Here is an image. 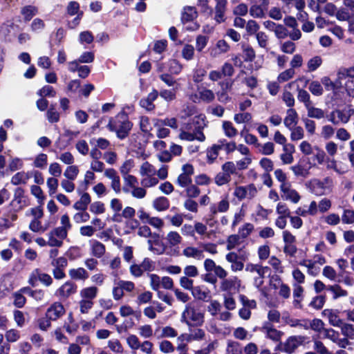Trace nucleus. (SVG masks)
Masks as SVG:
<instances>
[{
    "label": "nucleus",
    "instance_id": "nucleus-1",
    "mask_svg": "<svg viewBox=\"0 0 354 354\" xmlns=\"http://www.w3.org/2000/svg\"><path fill=\"white\" fill-rule=\"evenodd\" d=\"M207 126L206 117L203 114L194 116L192 120L185 124L180 129L178 138L182 140L203 142L205 136L203 129Z\"/></svg>",
    "mask_w": 354,
    "mask_h": 354
},
{
    "label": "nucleus",
    "instance_id": "nucleus-2",
    "mask_svg": "<svg viewBox=\"0 0 354 354\" xmlns=\"http://www.w3.org/2000/svg\"><path fill=\"white\" fill-rule=\"evenodd\" d=\"M132 124L124 115H118L109 120L107 128L111 131H115L118 138L124 139L131 129Z\"/></svg>",
    "mask_w": 354,
    "mask_h": 354
},
{
    "label": "nucleus",
    "instance_id": "nucleus-3",
    "mask_svg": "<svg viewBox=\"0 0 354 354\" xmlns=\"http://www.w3.org/2000/svg\"><path fill=\"white\" fill-rule=\"evenodd\" d=\"M181 321L187 325L201 326L204 323V313L189 303L185 306L181 315Z\"/></svg>",
    "mask_w": 354,
    "mask_h": 354
},
{
    "label": "nucleus",
    "instance_id": "nucleus-4",
    "mask_svg": "<svg viewBox=\"0 0 354 354\" xmlns=\"http://www.w3.org/2000/svg\"><path fill=\"white\" fill-rule=\"evenodd\" d=\"M308 186L312 193L317 196H322L331 191L333 180L330 177H326L322 180L313 178L308 182Z\"/></svg>",
    "mask_w": 354,
    "mask_h": 354
},
{
    "label": "nucleus",
    "instance_id": "nucleus-5",
    "mask_svg": "<svg viewBox=\"0 0 354 354\" xmlns=\"http://www.w3.org/2000/svg\"><path fill=\"white\" fill-rule=\"evenodd\" d=\"M268 270L267 266L252 263H247L245 268V272L253 277L254 286L258 288L263 284V279Z\"/></svg>",
    "mask_w": 354,
    "mask_h": 354
},
{
    "label": "nucleus",
    "instance_id": "nucleus-6",
    "mask_svg": "<svg viewBox=\"0 0 354 354\" xmlns=\"http://www.w3.org/2000/svg\"><path fill=\"white\" fill-rule=\"evenodd\" d=\"M68 230L60 226L54 228L48 234V245L50 247H61L63 245V240L68 236Z\"/></svg>",
    "mask_w": 354,
    "mask_h": 354
},
{
    "label": "nucleus",
    "instance_id": "nucleus-7",
    "mask_svg": "<svg viewBox=\"0 0 354 354\" xmlns=\"http://www.w3.org/2000/svg\"><path fill=\"white\" fill-rule=\"evenodd\" d=\"M234 84V81L231 80H225L218 83L220 90L216 92L217 100L223 103L227 104L232 100L228 93L231 91Z\"/></svg>",
    "mask_w": 354,
    "mask_h": 354
},
{
    "label": "nucleus",
    "instance_id": "nucleus-8",
    "mask_svg": "<svg viewBox=\"0 0 354 354\" xmlns=\"http://www.w3.org/2000/svg\"><path fill=\"white\" fill-rule=\"evenodd\" d=\"M248 259L245 254H238L235 252H230L225 256L226 261L231 264L232 272L241 271L244 268V261Z\"/></svg>",
    "mask_w": 354,
    "mask_h": 354
},
{
    "label": "nucleus",
    "instance_id": "nucleus-9",
    "mask_svg": "<svg viewBox=\"0 0 354 354\" xmlns=\"http://www.w3.org/2000/svg\"><path fill=\"white\" fill-rule=\"evenodd\" d=\"M257 194V189L254 184L246 186H236L234 191V196L239 201L245 198L252 199Z\"/></svg>",
    "mask_w": 354,
    "mask_h": 354
},
{
    "label": "nucleus",
    "instance_id": "nucleus-10",
    "mask_svg": "<svg viewBox=\"0 0 354 354\" xmlns=\"http://www.w3.org/2000/svg\"><path fill=\"white\" fill-rule=\"evenodd\" d=\"M165 239L166 240L167 245L165 247L164 250H166L167 247H169L171 248V252H169V254L171 255L178 256L179 251L175 248L178 247L182 243L183 237L181 235L176 231H171L167 233Z\"/></svg>",
    "mask_w": 354,
    "mask_h": 354
},
{
    "label": "nucleus",
    "instance_id": "nucleus-11",
    "mask_svg": "<svg viewBox=\"0 0 354 354\" xmlns=\"http://www.w3.org/2000/svg\"><path fill=\"white\" fill-rule=\"evenodd\" d=\"M194 168L192 165L186 164L182 167V173L178 176L176 183L181 187H186L192 183V176Z\"/></svg>",
    "mask_w": 354,
    "mask_h": 354
},
{
    "label": "nucleus",
    "instance_id": "nucleus-12",
    "mask_svg": "<svg viewBox=\"0 0 354 354\" xmlns=\"http://www.w3.org/2000/svg\"><path fill=\"white\" fill-rule=\"evenodd\" d=\"M37 281H39L46 286H49L53 283L52 277L46 273L41 272L39 269H35L30 274L28 283L32 286H35Z\"/></svg>",
    "mask_w": 354,
    "mask_h": 354
},
{
    "label": "nucleus",
    "instance_id": "nucleus-13",
    "mask_svg": "<svg viewBox=\"0 0 354 354\" xmlns=\"http://www.w3.org/2000/svg\"><path fill=\"white\" fill-rule=\"evenodd\" d=\"M324 337L330 339L332 342L337 344L341 348H346L348 346L347 341L340 337V334L338 331L332 328H325L324 330Z\"/></svg>",
    "mask_w": 354,
    "mask_h": 354
},
{
    "label": "nucleus",
    "instance_id": "nucleus-14",
    "mask_svg": "<svg viewBox=\"0 0 354 354\" xmlns=\"http://www.w3.org/2000/svg\"><path fill=\"white\" fill-rule=\"evenodd\" d=\"M104 175L111 180V187L116 194L121 192L120 178L116 170L113 168H109L104 170Z\"/></svg>",
    "mask_w": 354,
    "mask_h": 354
},
{
    "label": "nucleus",
    "instance_id": "nucleus-15",
    "mask_svg": "<svg viewBox=\"0 0 354 354\" xmlns=\"http://www.w3.org/2000/svg\"><path fill=\"white\" fill-rule=\"evenodd\" d=\"M66 313L64 306L60 302H55L50 306L46 313V316L52 321H55Z\"/></svg>",
    "mask_w": 354,
    "mask_h": 354
},
{
    "label": "nucleus",
    "instance_id": "nucleus-16",
    "mask_svg": "<svg viewBox=\"0 0 354 354\" xmlns=\"http://www.w3.org/2000/svg\"><path fill=\"white\" fill-rule=\"evenodd\" d=\"M279 188L281 197L284 200L290 201L293 203H297L299 201L301 196L295 189L292 188L290 183L285 186L279 187Z\"/></svg>",
    "mask_w": 354,
    "mask_h": 354
},
{
    "label": "nucleus",
    "instance_id": "nucleus-17",
    "mask_svg": "<svg viewBox=\"0 0 354 354\" xmlns=\"http://www.w3.org/2000/svg\"><path fill=\"white\" fill-rule=\"evenodd\" d=\"M216 6L214 7V20L218 23H223L225 21V12L227 10V0H218L216 1Z\"/></svg>",
    "mask_w": 354,
    "mask_h": 354
},
{
    "label": "nucleus",
    "instance_id": "nucleus-18",
    "mask_svg": "<svg viewBox=\"0 0 354 354\" xmlns=\"http://www.w3.org/2000/svg\"><path fill=\"white\" fill-rule=\"evenodd\" d=\"M230 202L227 197L221 200L217 204H212L209 207V216L215 217L218 213H224L228 211Z\"/></svg>",
    "mask_w": 354,
    "mask_h": 354
},
{
    "label": "nucleus",
    "instance_id": "nucleus-19",
    "mask_svg": "<svg viewBox=\"0 0 354 354\" xmlns=\"http://www.w3.org/2000/svg\"><path fill=\"white\" fill-rule=\"evenodd\" d=\"M77 291V286L71 281H66L57 290L59 297L66 299L75 294Z\"/></svg>",
    "mask_w": 354,
    "mask_h": 354
},
{
    "label": "nucleus",
    "instance_id": "nucleus-20",
    "mask_svg": "<svg viewBox=\"0 0 354 354\" xmlns=\"http://www.w3.org/2000/svg\"><path fill=\"white\" fill-rule=\"evenodd\" d=\"M261 330L266 335L268 338L274 342L280 341L281 336L283 334V332L278 330L268 324H264L261 327Z\"/></svg>",
    "mask_w": 354,
    "mask_h": 354
},
{
    "label": "nucleus",
    "instance_id": "nucleus-21",
    "mask_svg": "<svg viewBox=\"0 0 354 354\" xmlns=\"http://www.w3.org/2000/svg\"><path fill=\"white\" fill-rule=\"evenodd\" d=\"M322 315L327 317L329 324L334 327H339L344 322L339 316L338 312L333 309H325Z\"/></svg>",
    "mask_w": 354,
    "mask_h": 354
},
{
    "label": "nucleus",
    "instance_id": "nucleus-22",
    "mask_svg": "<svg viewBox=\"0 0 354 354\" xmlns=\"http://www.w3.org/2000/svg\"><path fill=\"white\" fill-rule=\"evenodd\" d=\"M341 334L343 335L342 339H346L348 342V346L351 344L350 340L354 339V325L348 323L344 322L339 327Z\"/></svg>",
    "mask_w": 354,
    "mask_h": 354
},
{
    "label": "nucleus",
    "instance_id": "nucleus-23",
    "mask_svg": "<svg viewBox=\"0 0 354 354\" xmlns=\"http://www.w3.org/2000/svg\"><path fill=\"white\" fill-rule=\"evenodd\" d=\"M184 257L192 258L196 260H201L204 258L203 250L194 246H187L182 252Z\"/></svg>",
    "mask_w": 354,
    "mask_h": 354
},
{
    "label": "nucleus",
    "instance_id": "nucleus-24",
    "mask_svg": "<svg viewBox=\"0 0 354 354\" xmlns=\"http://www.w3.org/2000/svg\"><path fill=\"white\" fill-rule=\"evenodd\" d=\"M91 253L95 258L102 257L106 252L105 245L97 240L90 241Z\"/></svg>",
    "mask_w": 354,
    "mask_h": 354
},
{
    "label": "nucleus",
    "instance_id": "nucleus-25",
    "mask_svg": "<svg viewBox=\"0 0 354 354\" xmlns=\"http://www.w3.org/2000/svg\"><path fill=\"white\" fill-rule=\"evenodd\" d=\"M98 292V288L95 286H90L82 289L80 292V300L93 302Z\"/></svg>",
    "mask_w": 354,
    "mask_h": 354
},
{
    "label": "nucleus",
    "instance_id": "nucleus-26",
    "mask_svg": "<svg viewBox=\"0 0 354 354\" xmlns=\"http://www.w3.org/2000/svg\"><path fill=\"white\" fill-rule=\"evenodd\" d=\"M158 96V92L156 90H153L152 92L149 93L147 97L143 98L140 101V106L149 111L153 110L155 105L153 102L156 100Z\"/></svg>",
    "mask_w": 354,
    "mask_h": 354
},
{
    "label": "nucleus",
    "instance_id": "nucleus-27",
    "mask_svg": "<svg viewBox=\"0 0 354 354\" xmlns=\"http://www.w3.org/2000/svg\"><path fill=\"white\" fill-rule=\"evenodd\" d=\"M298 121V114L294 109H289L286 111V116L284 118V125L288 129L296 127Z\"/></svg>",
    "mask_w": 354,
    "mask_h": 354
},
{
    "label": "nucleus",
    "instance_id": "nucleus-28",
    "mask_svg": "<svg viewBox=\"0 0 354 354\" xmlns=\"http://www.w3.org/2000/svg\"><path fill=\"white\" fill-rule=\"evenodd\" d=\"M67 12L69 15L73 16L77 14V17L73 20L75 26L78 25L79 21L83 15L82 12H80V4L75 1H70L66 8Z\"/></svg>",
    "mask_w": 354,
    "mask_h": 354
},
{
    "label": "nucleus",
    "instance_id": "nucleus-29",
    "mask_svg": "<svg viewBox=\"0 0 354 354\" xmlns=\"http://www.w3.org/2000/svg\"><path fill=\"white\" fill-rule=\"evenodd\" d=\"M13 288L12 274L6 273L3 274L0 279V290L3 292H9Z\"/></svg>",
    "mask_w": 354,
    "mask_h": 354
},
{
    "label": "nucleus",
    "instance_id": "nucleus-30",
    "mask_svg": "<svg viewBox=\"0 0 354 354\" xmlns=\"http://www.w3.org/2000/svg\"><path fill=\"white\" fill-rule=\"evenodd\" d=\"M68 275L73 280L85 281L89 277L88 272L84 268H72L69 270Z\"/></svg>",
    "mask_w": 354,
    "mask_h": 354
},
{
    "label": "nucleus",
    "instance_id": "nucleus-31",
    "mask_svg": "<svg viewBox=\"0 0 354 354\" xmlns=\"http://www.w3.org/2000/svg\"><path fill=\"white\" fill-rule=\"evenodd\" d=\"M122 177L124 180L122 191L125 194H129L131 189L135 188V187L138 185V178L131 174L126 175Z\"/></svg>",
    "mask_w": 354,
    "mask_h": 354
},
{
    "label": "nucleus",
    "instance_id": "nucleus-32",
    "mask_svg": "<svg viewBox=\"0 0 354 354\" xmlns=\"http://www.w3.org/2000/svg\"><path fill=\"white\" fill-rule=\"evenodd\" d=\"M199 100L205 103L212 102L216 96L212 90L203 87L198 91Z\"/></svg>",
    "mask_w": 354,
    "mask_h": 354
},
{
    "label": "nucleus",
    "instance_id": "nucleus-33",
    "mask_svg": "<svg viewBox=\"0 0 354 354\" xmlns=\"http://www.w3.org/2000/svg\"><path fill=\"white\" fill-rule=\"evenodd\" d=\"M198 16V12L194 7L186 6L183 8L181 20L183 23L193 21Z\"/></svg>",
    "mask_w": 354,
    "mask_h": 354
},
{
    "label": "nucleus",
    "instance_id": "nucleus-34",
    "mask_svg": "<svg viewBox=\"0 0 354 354\" xmlns=\"http://www.w3.org/2000/svg\"><path fill=\"white\" fill-rule=\"evenodd\" d=\"M191 291L194 297L198 300L205 301L210 297L209 291L203 286H194Z\"/></svg>",
    "mask_w": 354,
    "mask_h": 354
},
{
    "label": "nucleus",
    "instance_id": "nucleus-35",
    "mask_svg": "<svg viewBox=\"0 0 354 354\" xmlns=\"http://www.w3.org/2000/svg\"><path fill=\"white\" fill-rule=\"evenodd\" d=\"M335 113H337V116L338 118L337 121H339V124H346L348 122L351 118L354 115V109L352 108H350L346 111L335 109Z\"/></svg>",
    "mask_w": 354,
    "mask_h": 354
},
{
    "label": "nucleus",
    "instance_id": "nucleus-36",
    "mask_svg": "<svg viewBox=\"0 0 354 354\" xmlns=\"http://www.w3.org/2000/svg\"><path fill=\"white\" fill-rule=\"evenodd\" d=\"M38 13L37 7L32 5L24 6L21 9V14L24 17L25 21H30L33 17Z\"/></svg>",
    "mask_w": 354,
    "mask_h": 354
},
{
    "label": "nucleus",
    "instance_id": "nucleus-37",
    "mask_svg": "<svg viewBox=\"0 0 354 354\" xmlns=\"http://www.w3.org/2000/svg\"><path fill=\"white\" fill-rule=\"evenodd\" d=\"M50 227V223L41 224L40 220L32 219L29 224V229L37 233H44Z\"/></svg>",
    "mask_w": 354,
    "mask_h": 354
},
{
    "label": "nucleus",
    "instance_id": "nucleus-38",
    "mask_svg": "<svg viewBox=\"0 0 354 354\" xmlns=\"http://www.w3.org/2000/svg\"><path fill=\"white\" fill-rule=\"evenodd\" d=\"M301 340L297 337H290L284 344V351L288 353H293L301 344Z\"/></svg>",
    "mask_w": 354,
    "mask_h": 354
},
{
    "label": "nucleus",
    "instance_id": "nucleus-39",
    "mask_svg": "<svg viewBox=\"0 0 354 354\" xmlns=\"http://www.w3.org/2000/svg\"><path fill=\"white\" fill-rule=\"evenodd\" d=\"M297 99L298 100L304 104L306 109L313 104V102L310 98V94L307 91L297 87Z\"/></svg>",
    "mask_w": 354,
    "mask_h": 354
},
{
    "label": "nucleus",
    "instance_id": "nucleus-40",
    "mask_svg": "<svg viewBox=\"0 0 354 354\" xmlns=\"http://www.w3.org/2000/svg\"><path fill=\"white\" fill-rule=\"evenodd\" d=\"M238 281L236 277H233L230 278H225L222 279L220 283V289L222 291H230L232 289L235 288L236 283Z\"/></svg>",
    "mask_w": 354,
    "mask_h": 354
},
{
    "label": "nucleus",
    "instance_id": "nucleus-41",
    "mask_svg": "<svg viewBox=\"0 0 354 354\" xmlns=\"http://www.w3.org/2000/svg\"><path fill=\"white\" fill-rule=\"evenodd\" d=\"M189 333L190 342L203 341L206 337L205 331L199 328L189 329Z\"/></svg>",
    "mask_w": 354,
    "mask_h": 354
},
{
    "label": "nucleus",
    "instance_id": "nucleus-42",
    "mask_svg": "<svg viewBox=\"0 0 354 354\" xmlns=\"http://www.w3.org/2000/svg\"><path fill=\"white\" fill-rule=\"evenodd\" d=\"M243 239L238 234L230 235L227 239L226 248L231 250L240 245L243 242Z\"/></svg>",
    "mask_w": 354,
    "mask_h": 354
},
{
    "label": "nucleus",
    "instance_id": "nucleus-43",
    "mask_svg": "<svg viewBox=\"0 0 354 354\" xmlns=\"http://www.w3.org/2000/svg\"><path fill=\"white\" fill-rule=\"evenodd\" d=\"M223 149V145H214L207 151L208 163L212 164L218 157L220 150Z\"/></svg>",
    "mask_w": 354,
    "mask_h": 354
},
{
    "label": "nucleus",
    "instance_id": "nucleus-44",
    "mask_svg": "<svg viewBox=\"0 0 354 354\" xmlns=\"http://www.w3.org/2000/svg\"><path fill=\"white\" fill-rule=\"evenodd\" d=\"M321 82L328 91H334L342 86V80H338L337 77L334 82L328 77L325 76L321 79Z\"/></svg>",
    "mask_w": 354,
    "mask_h": 354
},
{
    "label": "nucleus",
    "instance_id": "nucleus-45",
    "mask_svg": "<svg viewBox=\"0 0 354 354\" xmlns=\"http://www.w3.org/2000/svg\"><path fill=\"white\" fill-rule=\"evenodd\" d=\"M326 290L333 293V299L335 300L339 297H346L348 295V292L342 289L341 286L337 284L328 286H327Z\"/></svg>",
    "mask_w": 354,
    "mask_h": 354
},
{
    "label": "nucleus",
    "instance_id": "nucleus-46",
    "mask_svg": "<svg viewBox=\"0 0 354 354\" xmlns=\"http://www.w3.org/2000/svg\"><path fill=\"white\" fill-rule=\"evenodd\" d=\"M159 329H160V328H156L155 333H156ZM177 335H178V332L175 328H174L171 326H167L161 328V333L160 335L158 336V338H164V337L174 338V337H177Z\"/></svg>",
    "mask_w": 354,
    "mask_h": 354
},
{
    "label": "nucleus",
    "instance_id": "nucleus-47",
    "mask_svg": "<svg viewBox=\"0 0 354 354\" xmlns=\"http://www.w3.org/2000/svg\"><path fill=\"white\" fill-rule=\"evenodd\" d=\"M30 178V175L29 173L24 171L18 172L12 177L11 183L15 185L26 184Z\"/></svg>",
    "mask_w": 354,
    "mask_h": 354
},
{
    "label": "nucleus",
    "instance_id": "nucleus-48",
    "mask_svg": "<svg viewBox=\"0 0 354 354\" xmlns=\"http://www.w3.org/2000/svg\"><path fill=\"white\" fill-rule=\"evenodd\" d=\"M154 126L155 127H159V126H167L172 129H176L178 128V123L177 120L175 118H165L163 120L160 119H154Z\"/></svg>",
    "mask_w": 354,
    "mask_h": 354
},
{
    "label": "nucleus",
    "instance_id": "nucleus-49",
    "mask_svg": "<svg viewBox=\"0 0 354 354\" xmlns=\"http://www.w3.org/2000/svg\"><path fill=\"white\" fill-rule=\"evenodd\" d=\"M153 207L158 211H165L169 207V200L163 196L156 198L153 202Z\"/></svg>",
    "mask_w": 354,
    "mask_h": 354
},
{
    "label": "nucleus",
    "instance_id": "nucleus-50",
    "mask_svg": "<svg viewBox=\"0 0 354 354\" xmlns=\"http://www.w3.org/2000/svg\"><path fill=\"white\" fill-rule=\"evenodd\" d=\"M306 110L308 112V116L310 118L319 120L325 118L324 111L322 109L315 107L313 104L308 106Z\"/></svg>",
    "mask_w": 354,
    "mask_h": 354
},
{
    "label": "nucleus",
    "instance_id": "nucleus-51",
    "mask_svg": "<svg viewBox=\"0 0 354 354\" xmlns=\"http://www.w3.org/2000/svg\"><path fill=\"white\" fill-rule=\"evenodd\" d=\"M308 329L310 328L316 332H324V323L319 319H307Z\"/></svg>",
    "mask_w": 354,
    "mask_h": 354
},
{
    "label": "nucleus",
    "instance_id": "nucleus-52",
    "mask_svg": "<svg viewBox=\"0 0 354 354\" xmlns=\"http://www.w3.org/2000/svg\"><path fill=\"white\" fill-rule=\"evenodd\" d=\"M337 76L338 77V80H342L346 77H349V80H354V66L339 68L337 73Z\"/></svg>",
    "mask_w": 354,
    "mask_h": 354
},
{
    "label": "nucleus",
    "instance_id": "nucleus-53",
    "mask_svg": "<svg viewBox=\"0 0 354 354\" xmlns=\"http://www.w3.org/2000/svg\"><path fill=\"white\" fill-rule=\"evenodd\" d=\"M323 60L320 56H315L310 59L307 62L308 72L316 71L322 64Z\"/></svg>",
    "mask_w": 354,
    "mask_h": 354
},
{
    "label": "nucleus",
    "instance_id": "nucleus-54",
    "mask_svg": "<svg viewBox=\"0 0 354 354\" xmlns=\"http://www.w3.org/2000/svg\"><path fill=\"white\" fill-rule=\"evenodd\" d=\"M120 315L123 317L135 316L136 317H140V313L135 311L132 307L129 305H122L120 307Z\"/></svg>",
    "mask_w": 354,
    "mask_h": 354
},
{
    "label": "nucleus",
    "instance_id": "nucleus-55",
    "mask_svg": "<svg viewBox=\"0 0 354 354\" xmlns=\"http://www.w3.org/2000/svg\"><path fill=\"white\" fill-rule=\"evenodd\" d=\"M221 172L225 174L229 178H231V176L236 174V165L232 162L228 161L225 162L221 167Z\"/></svg>",
    "mask_w": 354,
    "mask_h": 354
},
{
    "label": "nucleus",
    "instance_id": "nucleus-56",
    "mask_svg": "<svg viewBox=\"0 0 354 354\" xmlns=\"http://www.w3.org/2000/svg\"><path fill=\"white\" fill-rule=\"evenodd\" d=\"M138 333L140 336L145 339L151 337L153 335L152 326L150 324H143L138 327Z\"/></svg>",
    "mask_w": 354,
    "mask_h": 354
},
{
    "label": "nucleus",
    "instance_id": "nucleus-57",
    "mask_svg": "<svg viewBox=\"0 0 354 354\" xmlns=\"http://www.w3.org/2000/svg\"><path fill=\"white\" fill-rule=\"evenodd\" d=\"M178 89L173 88L171 89H162L160 92V96L167 102L174 100L176 97V92Z\"/></svg>",
    "mask_w": 354,
    "mask_h": 354
},
{
    "label": "nucleus",
    "instance_id": "nucleus-58",
    "mask_svg": "<svg viewBox=\"0 0 354 354\" xmlns=\"http://www.w3.org/2000/svg\"><path fill=\"white\" fill-rule=\"evenodd\" d=\"M223 129L225 135L228 138H233L237 135V130L233 126L232 123L229 121H225L223 122Z\"/></svg>",
    "mask_w": 354,
    "mask_h": 354
},
{
    "label": "nucleus",
    "instance_id": "nucleus-59",
    "mask_svg": "<svg viewBox=\"0 0 354 354\" xmlns=\"http://www.w3.org/2000/svg\"><path fill=\"white\" fill-rule=\"evenodd\" d=\"M140 174L142 176H153L156 174V169L149 162H145L140 166Z\"/></svg>",
    "mask_w": 354,
    "mask_h": 354
},
{
    "label": "nucleus",
    "instance_id": "nucleus-60",
    "mask_svg": "<svg viewBox=\"0 0 354 354\" xmlns=\"http://www.w3.org/2000/svg\"><path fill=\"white\" fill-rule=\"evenodd\" d=\"M335 132V129L330 124H325L322 127L320 137L324 140H329L333 136Z\"/></svg>",
    "mask_w": 354,
    "mask_h": 354
},
{
    "label": "nucleus",
    "instance_id": "nucleus-61",
    "mask_svg": "<svg viewBox=\"0 0 354 354\" xmlns=\"http://www.w3.org/2000/svg\"><path fill=\"white\" fill-rule=\"evenodd\" d=\"M308 89L315 96H320L324 93V89L321 83L316 80L312 81L310 83Z\"/></svg>",
    "mask_w": 354,
    "mask_h": 354
},
{
    "label": "nucleus",
    "instance_id": "nucleus-62",
    "mask_svg": "<svg viewBox=\"0 0 354 354\" xmlns=\"http://www.w3.org/2000/svg\"><path fill=\"white\" fill-rule=\"evenodd\" d=\"M79 174L78 167L76 165H70L66 169L64 176L70 180H73L76 178Z\"/></svg>",
    "mask_w": 354,
    "mask_h": 354
},
{
    "label": "nucleus",
    "instance_id": "nucleus-63",
    "mask_svg": "<svg viewBox=\"0 0 354 354\" xmlns=\"http://www.w3.org/2000/svg\"><path fill=\"white\" fill-rule=\"evenodd\" d=\"M258 147H259V152L263 155L270 156L274 151V145L271 142L263 145L259 144Z\"/></svg>",
    "mask_w": 354,
    "mask_h": 354
},
{
    "label": "nucleus",
    "instance_id": "nucleus-64",
    "mask_svg": "<svg viewBox=\"0 0 354 354\" xmlns=\"http://www.w3.org/2000/svg\"><path fill=\"white\" fill-rule=\"evenodd\" d=\"M241 348L238 342L230 341L227 343L226 354H241Z\"/></svg>",
    "mask_w": 354,
    "mask_h": 354
}]
</instances>
